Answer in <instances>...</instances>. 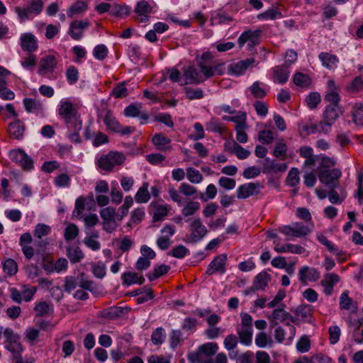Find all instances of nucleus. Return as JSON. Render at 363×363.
Instances as JSON below:
<instances>
[{"instance_id":"nucleus-52","label":"nucleus","mask_w":363,"mask_h":363,"mask_svg":"<svg viewBox=\"0 0 363 363\" xmlns=\"http://www.w3.org/2000/svg\"><path fill=\"white\" fill-rule=\"evenodd\" d=\"M77 286H79L78 276L67 277L65 279L64 289L67 293H71Z\"/></svg>"},{"instance_id":"nucleus-30","label":"nucleus","mask_w":363,"mask_h":363,"mask_svg":"<svg viewBox=\"0 0 363 363\" xmlns=\"http://www.w3.org/2000/svg\"><path fill=\"white\" fill-rule=\"evenodd\" d=\"M67 256L72 263L79 262L84 257V253L77 246H72L67 249Z\"/></svg>"},{"instance_id":"nucleus-46","label":"nucleus","mask_w":363,"mask_h":363,"mask_svg":"<svg viewBox=\"0 0 363 363\" xmlns=\"http://www.w3.org/2000/svg\"><path fill=\"white\" fill-rule=\"evenodd\" d=\"M50 231L51 228L49 225L43 223H38L35 228L33 235L36 238L40 239L43 236L49 235Z\"/></svg>"},{"instance_id":"nucleus-25","label":"nucleus","mask_w":363,"mask_h":363,"mask_svg":"<svg viewBox=\"0 0 363 363\" xmlns=\"http://www.w3.org/2000/svg\"><path fill=\"white\" fill-rule=\"evenodd\" d=\"M271 280V276L266 272L259 273L255 278L253 281L254 289L263 290Z\"/></svg>"},{"instance_id":"nucleus-17","label":"nucleus","mask_w":363,"mask_h":363,"mask_svg":"<svg viewBox=\"0 0 363 363\" xmlns=\"http://www.w3.org/2000/svg\"><path fill=\"white\" fill-rule=\"evenodd\" d=\"M184 76L188 80L184 84H199L205 80L200 72L192 66L184 67Z\"/></svg>"},{"instance_id":"nucleus-51","label":"nucleus","mask_w":363,"mask_h":363,"mask_svg":"<svg viewBox=\"0 0 363 363\" xmlns=\"http://www.w3.org/2000/svg\"><path fill=\"white\" fill-rule=\"evenodd\" d=\"M362 89L363 79L361 77H356L347 86V90L351 93L358 92Z\"/></svg>"},{"instance_id":"nucleus-41","label":"nucleus","mask_w":363,"mask_h":363,"mask_svg":"<svg viewBox=\"0 0 363 363\" xmlns=\"http://www.w3.org/2000/svg\"><path fill=\"white\" fill-rule=\"evenodd\" d=\"M3 269L9 276H13L18 272V265L14 259L9 258L3 264Z\"/></svg>"},{"instance_id":"nucleus-48","label":"nucleus","mask_w":363,"mask_h":363,"mask_svg":"<svg viewBox=\"0 0 363 363\" xmlns=\"http://www.w3.org/2000/svg\"><path fill=\"white\" fill-rule=\"evenodd\" d=\"M99 213L103 220H116L118 217L116 209L111 206L102 208Z\"/></svg>"},{"instance_id":"nucleus-53","label":"nucleus","mask_w":363,"mask_h":363,"mask_svg":"<svg viewBox=\"0 0 363 363\" xmlns=\"http://www.w3.org/2000/svg\"><path fill=\"white\" fill-rule=\"evenodd\" d=\"M238 341L239 338L235 335L230 334L224 340V347L228 351L233 350L237 347Z\"/></svg>"},{"instance_id":"nucleus-16","label":"nucleus","mask_w":363,"mask_h":363,"mask_svg":"<svg viewBox=\"0 0 363 363\" xmlns=\"http://www.w3.org/2000/svg\"><path fill=\"white\" fill-rule=\"evenodd\" d=\"M21 47L23 50L29 52H34L38 48V43L35 36L30 33H23L20 38Z\"/></svg>"},{"instance_id":"nucleus-26","label":"nucleus","mask_w":363,"mask_h":363,"mask_svg":"<svg viewBox=\"0 0 363 363\" xmlns=\"http://www.w3.org/2000/svg\"><path fill=\"white\" fill-rule=\"evenodd\" d=\"M152 143L157 147V150L165 151L171 148L169 143L170 139L162 134H156L152 138Z\"/></svg>"},{"instance_id":"nucleus-37","label":"nucleus","mask_w":363,"mask_h":363,"mask_svg":"<svg viewBox=\"0 0 363 363\" xmlns=\"http://www.w3.org/2000/svg\"><path fill=\"white\" fill-rule=\"evenodd\" d=\"M166 334L163 328H157L151 335V341L155 345L162 344L165 341Z\"/></svg>"},{"instance_id":"nucleus-56","label":"nucleus","mask_w":363,"mask_h":363,"mask_svg":"<svg viewBox=\"0 0 363 363\" xmlns=\"http://www.w3.org/2000/svg\"><path fill=\"white\" fill-rule=\"evenodd\" d=\"M233 150H234V153L240 160L247 159L250 155V152L249 150L243 148L236 142L233 143Z\"/></svg>"},{"instance_id":"nucleus-1","label":"nucleus","mask_w":363,"mask_h":363,"mask_svg":"<svg viewBox=\"0 0 363 363\" xmlns=\"http://www.w3.org/2000/svg\"><path fill=\"white\" fill-rule=\"evenodd\" d=\"M59 116L64 120L68 129L81 130L82 121L74 104L69 100L62 101L58 110Z\"/></svg>"},{"instance_id":"nucleus-22","label":"nucleus","mask_w":363,"mask_h":363,"mask_svg":"<svg viewBox=\"0 0 363 363\" xmlns=\"http://www.w3.org/2000/svg\"><path fill=\"white\" fill-rule=\"evenodd\" d=\"M287 165L284 163H276L274 160L269 158H265L263 164V172L271 173L277 172H284L286 170Z\"/></svg>"},{"instance_id":"nucleus-3","label":"nucleus","mask_w":363,"mask_h":363,"mask_svg":"<svg viewBox=\"0 0 363 363\" xmlns=\"http://www.w3.org/2000/svg\"><path fill=\"white\" fill-rule=\"evenodd\" d=\"M207 228L203 224L200 218L190 220L189 233L185 235L184 242L186 243H196L206 235Z\"/></svg>"},{"instance_id":"nucleus-35","label":"nucleus","mask_w":363,"mask_h":363,"mask_svg":"<svg viewBox=\"0 0 363 363\" xmlns=\"http://www.w3.org/2000/svg\"><path fill=\"white\" fill-rule=\"evenodd\" d=\"M218 349L216 342H208L201 345L196 352H201L202 355L211 357L215 354Z\"/></svg>"},{"instance_id":"nucleus-5","label":"nucleus","mask_w":363,"mask_h":363,"mask_svg":"<svg viewBox=\"0 0 363 363\" xmlns=\"http://www.w3.org/2000/svg\"><path fill=\"white\" fill-rule=\"evenodd\" d=\"M342 175V172L339 169H325L320 171L318 178L321 183L335 189L338 185V179Z\"/></svg>"},{"instance_id":"nucleus-47","label":"nucleus","mask_w":363,"mask_h":363,"mask_svg":"<svg viewBox=\"0 0 363 363\" xmlns=\"http://www.w3.org/2000/svg\"><path fill=\"white\" fill-rule=\"evenodd\" d=\"M23 105L28 112H33L42 108V104L40 101L30 98L24 99Z\"/></svg>"},{"instance_id":"nucleus-55","label":"nucleus","mask_w":363,"mask_h":363,"mask_svg":"<svg viewBox=\"0 0 363 363\" xmlns=\"http://www.w3.org/2000/svg\"><path fill=\"white\" fill-rule=\"evenodd\" d=\"M217 194V189L216 186L211 184L207 186L206 193H201L200 199L203 201H207L209 199L215 198Z\"/></svg>"},{"instance_id":"nucleus-12","label":"nucleus","mask_w":363,"mask_h":363,"mask_svg":"<svg viewBox=\"0 0 363 363\" xmlns=\"http://www.w3.org/2000/svg\"><path fill=\"white\" fill-rule=\"evenodd\" d=\"M56 66V58L53 55H46L40 60L38 73L41 76L52 74Z\"/></svg>"},{"instance_id":"nucleus-58","label":"nucleus","mask_w":363,"mask_h":363,"mask_svg":"<svg viewBox=\"0 0 363 363\" xmlns=\"http://www.w3.org/2000/svg\"><path fill=\"white\" fill-rule=\"evenodd\" d=\"M79 234V229L75 224H69L65 230V238L67 241L75 239Z\"/></svg>"},{"instance_id":"nucleus-18","label":"nucleus","mask_w":363,"mask_h":363,"mask_svg":"<svg viewBox=\"0 0 363 363\" xmlns=\"http://www.w3.org/2000/svg\"><path fill=\"white\" fill-rule=\"evenodd\" d=\"M152 10L150 4L147 1L142 0L138 2L134 11L140 17V21L145 23L149 21L148 14L152 12Z\"/></svg>"},{"instance_id":"nucleus-13","label":"nucleus","mask_w":363,"mask_h":363,"mask_svg":"<svg viewBox=\"0 0 363 363\" xmlns=\"http://www.w3.org/2000/svg\"><path fill=\"white\" fill-rule=\"evenodd\" d=\"M255 62L254 58H248L229 65L228 69L230 73L235 76H240L245 73L247 69L252 66Z\"/></svg>"},{"instance_id":"nucleus-24","label":"nucleus","mask_w":363,"mask_h":363,"mask_svg":"<svg viewBox=\"0 0 363 363\" xmlns=\"http://www.w3.org/2000/svg\"><path fill=\"white\" fill-rule=\"evenodd\" d=\"M274 249L278 253L290 252L291 253L300 255L305 252V249L302 246L291 243H288L284 245H281L279 243H275Z\"/></svg>"},{"instance_id":"nucleus-31","label":"nucleus","mask_w":363,"mask_h":363,"mask_svg":"<svg viewBox=\"0 0 363 363\" xmlns=\"http://www.w3.org/2000/svg\"><path fill=\"white\" fill-rule=\"evenodd\" d=\"M293 81L296 86L303 88H310L312 82L308 75L301 72L296 73L294 76Z\"/></svg>"},{"instance_id":"nucleus-45","label":"nucleus","mask_w":363,"mask_h":363,"mask_svg":"<svg viewBox=\"0 0 363 363\" xmlns=\"http://www.w3.org/2000/svg\"><path fill=\"white\" fill-rule=\"evenodd\" d=\"M34 310L37 316H44L52 310V307L46 301H41L35 305Z\"/></svg>"},{"instance_id":"nucleus-44","label":"nucleus","mask_w":363,"mask_h":363,"mask_svg":"<svg viewBox=\"0 0 363 363\" xmlns=\"http://www.w3.org/2000/svg\"><path fill=\"white\" fill-rule=\"evenodd\" d=\"M247 115L244 112H238L237 115L233 116V122L235 123V129H246L247 128Z\"/></svg>"},{"instance_id":"nucleus-28","label":"nucleus","mask_w":363,"mask_h":363,"mask_svg":"<svg viewBox=\"0 0 363 363\" xmlns=\"http://www.w3.org/2000/svg\"><path fill=\"white\" fill-rule=\"evenodd\" d=\"M351 115L352 121L357 125H363V104L357 103L352 107Z\"/></svg>"},{"instance_id":"nucleus-15","label":"nucleus","mask_w":363,"mask_h":363,"mask_svg":"<svg viewBox=\"0 0 363 363\" xmlns=\"http://www.w3.org/2000/svg\"><path fill=\"white\" fill-rule=\"evenodd\" d=\"M320 277V273L315 268L308 266L301 267L298 272L299 280L303 284H306L307 281H317Z\"/></svg>"},{"instance_id":"nucleus-49","label":"nucleus","mask_w":363,"mask_h":363,"mask_svg":"<svg viewBox=\"0 0 363 363\" xmlns=\"http://www.w3.org/2000/svg\"><path fill=\"white\" fill-rule=\"evenodd\" d=\"M183 341V334L180 330H173L169 337L172 348L175 349Z\"/></svg>"},{"instance_id":"nucleus-27","label":"nucleus","mask_w":363,"mask_h":363,"mask_svg":"<svg viewBox=\"0 0 363 363\" xmlns=\"http://www.w3.org/2000/svg\"><path fill=\"white\" fill-rule=\"evenodd\" d=\"M8 131L11 137L19 140L23 135L24 125L19 120L16 121L9 124Z\"/></svg>"},{"instance_id":"nucleus-64","label":"nucleus","mask_w":363,"mask_h":363,"mask_svg":"<svg viewBox=\"0 0 363 363\" xmlns=\"http://www.w3.org/2000/svg\"><path fill=\"white\" fill-rule=\"evenodd\" d=\"M37 62V57L35 55L30 53L28 56L23 58L21 61V65L23 68L31 69L35 66Z\"/></svg>"},{"instance_id":"nucleus-60","label":"nucleus","mask_w":363,"mask_h":363,"mask_svg":"<svg viewBox=\"0 0 363 363\" xmlns=\"http://www.w3.org/2000/svg\"><path fill=\"white\" fill-rule=\"evenodd\" d=\"M286 181L290 186H296L299 183V172L297 168H292L289 171Z\"/></svg>"},{"instance_id":"nucleus-59","label":"nucleus","mask_w":363,"mask_h":363,"mask_svg":"<svg viewBox=\"0 0 363 363\" xmlns=\"http://www.w3.org/2000/svg\"><path fill=\"white\" fill-rule=\"evenodd\" d=\"M311 348V342L308 336L303 335L296 343V349L301 353L307 352Z\"/></svg>"},{"instance_id":"nucleus-54","label":"nucleus","mask_w":363,"mask_h":363,"mask_svg":"<svg viewBox=\"0 0 363 363\" xmlns=\"http://www.w3.org/2000/svg\"><path fill=\"white\" fill-rule=\"evenodd\" d=\"M258 140L264 145H269L274 140L273 133L270 130H263L259 132Z\"/></svg>"},{"instance_id":"nucleus-10","label":"nucleus","mask_w":363,"mask_h":363,"mask_svg":"<svg viewBox=\"0 0 363 363\" xmlns=\"http://www.w3.org/2000/svg\"><path fill=\"white\" fill-rule=\"evenodd\" d=\"M262 31L260 30H255L252 31L250 30L245 31L238 38V42L240 48H242L245 43H247L249 50L259 43V38Z\"/></svg>"},{"instance_id":"nucleus-42","label":"nucleus","mask_w":363,"mask_h":363,"mask_svg":"<svg viewBox=\"0 0 363 363\" xmlns=\"http://www.w3.org/2000/svg\"><path fill=\"white\" fill-rule=\"evenodd\" d=\"M122 313V310L118 307H111L101 311V317L109 320H113L118 317Z\"/></svg>"},{"instance_id":"nucleus-34","label":"nucleus","mask_w":363,"mask_h":363,"mask_svg":"<svg viewBox=\"0 0 363 363\" xmlns=\"http://www.w3.org/2000/svg\"><path fill=\"white\" fill-rule=\"evenodd\" d=\"M135 201L138 203H146L150 199V195L148 191V183L144 182L142 186L138 189L135 196Z\"/></svg>"},{"instance_id":"nucleus-20","label":"nucleus","mask_w":363,"mask_h":363,"mask_svg":"<svg viewBox=\"0 0 363 363\" xmlns=\"http://www.w3.org/2000/svg\"><path fill=\"white\" fill-rule=\"evenodd\" d=\"M339 281L340 278L336 274H326L324 276V279L321 281V284L324 287V293L328 296L330 295L333 292L334 285L339 282Z\"/></svg>"},{"instance_id":"nucleus-14","label":"nucleus","mask_w":363,"mask_h":363,"mask_svg":"<svg viewBox=\"0 0 363 363\" xmlns=\"http://www.w3.org/2000/svg\"><path fill=\"white\" fill-rule=\"evenodd\" d=\"M89 26L90 23L88 20L74 21L70 23L68 33L74 40H78L83 36L84 29Z\"/></svg>"},{"instance_id":"nucleus-38","label":"nucleus","mask_w":363,"mask_h":363,"mask_svg":"<svg viewBox=\"0 0 363 363\" xmlns=\"http://www.w3.org/2000/svg\"><path fill=\"white\" fill-rule=\"evenodd\" d=\"M170 269V267L166 264H162L156 267L154 269L153 273H148L147 274V278L150 281H153L164 274H166L169 270Z\"/></svg>"},{"instance_id":"nucleus-23","label":"nucleus","mask_w":363,"mask_h":363,"mask_svg":"<svg viewBox=\"0 0 363 363\" xmlns=\"http://www.w3.org/2000/svg\"><path fill=\"white\" fill-rule=\"evenodd\" d=\"M341 114L339 106H327L323 112V118L332 125L338 119Z\"/></svg>"},{"instance_id":"nucleus-57","label":"nucleus","mask_w":363,"mask_h":363,"mask_svg":"<svg viewBox=\"0 0 363 363\" xmlns=\"http://www.w3.org/2000/svg\"><path fill=\"white\" fill-rule=\"evenodd\" d=\"M86 9V4L84 1H77L67 11L68 17L72 18L75 14L83 12Z\"/></svg>"},{"instance_id":"nucleus-63","label":"nucleus","mask_w":363,"mask_h":363,"mask_svg":"<svg viewBox=\"0 0 363 363\" xmlns=\"http://www.w3.org/2000/svg\"><path fill=\"white\" fill-rule=\"evenodd\" d=\"M295 313L303 320H306L311 316V306L308 305H301L296 309Z\"/></svg>"},{"instance_id":"nucleus-21","label":"nucleus","mask_w":363,"mask_h":363,"mask_svg":"<svg viewBox=\"0 0 363 363\" xmlns=\"http://www.w3.org/2000/svg\"><path fill=\"white\" fill-rule=\"evenodd\" d=\"M332 124L323 118L318 123H312L305 127L309 133H328L331 130Z\"/></svg>"},{"instance_id":"nucleus-61","label":"nucleus","mask_w":363,"mask_h":363,"mask_svg":"<svg viewBox=\"0 0 363 363\" xmlns=\"http://www.w3.org/2000/svg\"><path fill=\"white\" fill-rule=\"evenodd\" d=\"M184 90L186 97L190 100L201 99L203 97V93L201 89L185 87Z\"/></svg>"},{"instance_id":"nucleus-40","label":"nucleus","mask_w":363,"mask_h":363,"mask_svg":"<svg viewBox=\"0 0 363 363\" xmlns=\"http://www.w3.org/2000/svg\"><path fill=\"white\" fill-rule=\"evenodd\" d=\"M104 123L108 129L114 132L120 128V123L114 117L112 116L111 111H107L104 118Z\"/></svg>"},{"instance_id":"nucleus-29","label":"nucleus","mask_w":363,"mask_h":363,"mask_svg":"<svg viewBox=\"0 0 363 363\" xmlns=\"http://www.w3.org/2000/svg\"><path fill=\"white\" fill-rule=\"evenodd\" d=\"M255 342L260 348L271 347L273 345L272 337L264 332H260L256 335Z\"/></svg>"},{"instance_id":"nucleus-7","label":"nucleus","mask_w":363,"mask_h":363,"mask_svg":"<svg viewBox=\"0 0 363 363\" xmlns=\"http://www.w3.org/2000/svg\"><path fill=\"white\" fill-rule=\"evenodd\" d=\"M279 231L286 236L303 238L311 232V229L302 223H295L291 225L281 227Z\"/></svg>"},{"instance_id":"nucleus-33","label":"nucleus","mask_w":363,"mask_h":363,"mask_svg":"<svg viewBox=\"0 0 363 363\" xmlns=\"http://www.w3.org/2000/svg\"><path fill=\"white\" fill-rule=\"evenodd\" d=\"M206 126L207 130L219 134L223 133L225 130V125L216 118H212L210 121L206 124Z\"/></svg>"},{"instance_id":"nucleus-39","label":"nucleus","mask_w":363,"mask_h":363,"mask_svg":"<svg viewBox=\"0 0 363 363\" xmlns=\"http://www.w3.org/2000/svg\"><path fill=\"white\" fill-rule=\"evenodd\" d=\"M281 17V13L277 8H271L257 16L259 19L274 20Z\"/></svg>"},{"instance_id":"nucleus-50","label":"nucleus","mask_w":363,"mask_h":363,"mask_svg":"<svg viewBox=\"0 0 363 363\" xmlns=\"http://www.w3.org/2000/svg\"><path fill=\"white\" fill-rule=\"evenodd\" d=\"M188 359L191 363H213L212 359L206 358L201 352H191L188 354Z\"/></svg>"},{"instance_id":"nucleus-43","label":"nucleus","mask_w":363,"mask_h":363,"mask_svg":"<svg viewBox=\"0 0 363 363\" xmlns=\"http://www.w3.org/2000/svg\"><path fill=\"white\" fill-rule=\"evenodd\" d=\"M186 175L189 181L193 184H199L203 179V176L200 172L193 167L186 169Z\"/></svg>"},{"instance_id":"nucleus-9","label":"nucleus","mask_w":363,"mask_h":363,"mask_svg":"<svg viewBox=\"0 0 363 363\" xmlns=\"http://www.w3.org/2000/svg\"><path fill=\"white\" fill-rule=\"evenodd\" d=\"M9 156L11 160L18 164L25 170H30L33 168V161L23 150L18 149L10 151Z\"/></svg>"},{"instance_id":"nucleus-36","label":"nucleus","mask_w":363,"mask_h":363,"mask_svg":"<svg viewBox=\"0 0 363 363\" xmlns=\"http://www.w3.org/2000/svg\"><path fill=\"white\" fill-rule=\"evenodd\" d=\"M200 209V203L198 201H190L182 208V213L184 217L193 216Z\"/></svg>"},{"instance_id":"nucleus-8","label":"nucleus","mask_w":363,"mask_h":363,"mask_svg":"<svg viewBox=\"0 0 363 363\" xmlns=\"http://www.w3.org/2000/svg\"><path fill=\"white\" fill-rule=\"evenodd\" d=\"M284 308L285 304L282 303L280 308H276L272 311V315H269L268 318L273 324V325H278L279 320L281 323L286 324V325L289 326L290 333L293 337L295 335L296 329L294 326L291 325L290 323L287 322L289 313L286 312L284 310Z\"/></svg>"},{"instance_id":"nucleus-19","label":"nucleus","mask_w":363,"mask_h":363,"mask_svg":"<svg viewBox=\"0 0 363 363\" xmlns=\"http://www.w3.org/2000/svg\"><path fill=\"white\" fill-rule=\"evenodd\" d=\"M289 67L286 65L276 66L273 68L272 78L274 82L279 84H284L289 77Z\"/></svg>"},{"instance_id":"nucleus-32","label":"nucleus","mask_w":363,"mask_h":363,"mask_svg":"<svg viewBox=\"0 0 363 363\" xmlns=\"http://www.w3.org/2000/svg\"><path fill=\"white\" fill-rule=\"evenodd\" d=\"M319 59L322 62L323 65L329 69L338 62V58L336 55L328 52L320 53Z\"/></svg>"},{"instance_id":"nucleus-6","label":"nucleus","mask_w":363,"mask_h":363,"mask_svg":"<svg viewBox=\"0 0 363 363\" xmlns=\"http://www.w3.org/2000/svg\"><path fill=\"white\" fill-rule=\"evenodd\" d=\"M263 187V185L259 182H250L242 184L237 189V198L245 199L251 196L258 195Z\"/></svg>"},{"instance_id":"nucleus-4","label":"nucleus","mask_w":363,"mask_h":363,"mask_svg":"<svg viewBox=\"0 0 363 363\" xmlns=\"http://www.w3.org/2000/svg\"><path fill=\"white\" fill-rule=\"evenodd\" d=\"M125 161V156L118 152H110L101 156L98 160V166L106 171H112L116 165H120Z\"/></svg>"},{"instance_id":"nucleus-62","label":"nucleus","mask_w":363,"mask_h":363,"mask_svg":"<svg viewBox=\"0 0 363 363\" xmlns=\"http://www.w3.org/2000/svg\"><path fill=\"white\" fill-rule=\"evenodd\" d=\"M250 90L255 98L262 99L267 94L266 91L260 86L259 82H254L250 87Z\"/></svg>"},{"instance_id":"nucleus-11","label":"nucleus","mask_w":363,"mask_h":363,"mask_svg":"<svg viewBox=\"0 0 363 363\" xmlns=\"http://www.w3.org/2000/svg\"><path fill=\"white\" fill-rule=\"evenodd\" d=\"M227 261V255L225 254H220L213 258L210 264L208 265L206 273L208 275L218 272L223 274L225 272V264Z\"/></svg>"},{"instance_id":"nucleus-2","label":"nucleus","mask_w":363,"mask_h":363,"mask_svg":"<svg viewBox=\"0 0 363 363\" xmlns=\"http://www.w3.org/2000/svg\"><path fill=\"white\" fill-rule=\"evenodd\" d=\"M240 318L241 323L237 327L238 338L242 344L249 346L252 340V318L247 313H241Z\"/></svg>"}]
</instances>
